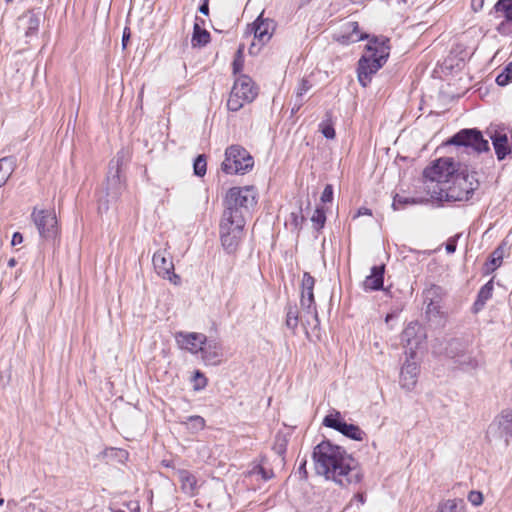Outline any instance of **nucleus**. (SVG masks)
I'll use <instances>...</instances> for the list:
<instances>
[{
	"label": "nucleus",
	"mask_w": 512,
	"mask_h": 512,
	"mask_svg": "<svg viewBox=\"0 0 512 512\" xmlns=\"http://www.w3.org/2000/svg\"><path fill=\"white\" fill-rule=\"evenodd\" d=\"M233 73L237 74L243 70L244 67V44H240L233 60Z\"/></svg>",
	"instance_id": "f704fd0d"
},
{
	"label": "nucleus",
	"mask_w": 512,
	"mask_h": 512,
	"mask_svg": "<svg viewBox=\"0 0 512 512\" xmlns=\"http://www.w3.org/2000/svg\"><path fill=\"white\" fill-rule=\"evenodd\" d=\"M274 29L273 21L269 19H263L260 15L252 24L251 32L254 34V38L257 39L261 45L269 41L272 36V30Z\"/></svg>",
	"instance_id": "6ab92c4d"
},
{
	"label": "nucleus",
	"mask_w": 512,
	"mask_h": 512,
	"mask_svg": "<svg viewBox=\"0 0 512 512\" xmlns=\"http://www.w3.org/2000/svg\"><path fill=\"white\" fill-rule=\"evenodd\" d=\"M124 161V152L120 151L116 157L109 163L107 178H106V202L104 204L105 210L108 209V204L116 202L126 189L125 178L121 175V166Z\"/></svg>",
	"instance_id": "20e7f679"
},
{
	"label": "nucleus",
	"mask_w": 512,
	"mask_h": 512,
	"mask_svg": "<svg viewBox=\"0 0 512 512\" xmlns=\"http://www.w3.org/2000/svg\"><path fill=\"white\" fill-rule=\"evenodd\" d=\"M201 358L206 365H217L222 357V345L216 339H208L202 345Z\"/></svg>",
	"instance_id": "f3484780"
},
{
	"label": "nucleus",
	"mask_w": 512,
	"mask_h": 512,
	"mask_svg": "<svg viewBox=\"0 0 512 512\" xmlns=\"http://www.w3.org/2000/svg\"><path fill=\"white\" fill-rule=\"evenodd\" d=\"M438 512H457L456 500L449 499L441 503L438 507Z\"/></svg>",
	"instance_id": "a19ab883"
},
{
	"label": "nucleus",
	"mask_w": 512,
	"mask_h": 512,
	"mask_svg": "<svg viewBox=\"0 0 512 512\" xmlns=\"http://www.w3.org/2000/svg\"><path fill=\"white\" fill-rule=\"evenodd\" d=\"M16 166V159L12 156L3 157L0 159V187H2L11 174L13 173Z\"/></svg>",
	"instance_id": "cd10ccee"
},
{
	"label": "nucleus",
	"mask_w": 512,
	"mask_h": 512,
	"mask_svg": "<svg viewBox=\"0 0 512 512\" xmlns=\"http://www.w3.org/2000/svg\"><path fill=\"white\" fill-rule=\"evenodd\" d=\"M333 199V187L331 184H327L321 195V202L329 203Z\"/></svg>",
	"instance_id": "c03bdc74"
},
{
	"label": "nucleus",
	"mask_w": 512,
	"mask_h": 512,
	"mask_svg": "<svg viewBox=\"0 0 512 512\" xmlns=\"http://www.w3.org/2000/svg\"><path fill=\"white\" fill-rule=\"evenodd\" d=\"M445 248L447 253H454L456 250V241L452 239L448 240Z\"/></svg>",
	"instance_id": "8fccbe9b"
},
{
	"label": "nucleus",
	"mask_w": 512,
	"mask_h": 512,
	"mask_svg": "<svg viewBox=\"0 0 512 512\" xmlns=\"http://www.w3.org/2000/svg\"><path fill=\"white\" fill-rule=\"evenodd\" d=\"M257 96V90L252 79L247 75H240L234 82L230 96L227 101V108L236 112L245 103L252 102Z\"/></svg>",
	"instance_id": "423d86ee"
},
{
	"label": "nucleus",
	"mask_w": 512,
	"mask_h": 512,
	"mask_svg": "<svg viewBox=\"0 0 512 512\" xmlns=\"http://www.w3.org/2000/svg\"><path fill=\"white\" fill-rule=\"evenodd\" d=\"M361 215H372V212L370 209H368L366 207H361V208H359V210L356 214V217L361 216Z\"/></svg>",
	"instance_id": "5fc2aeb1"
},
{
	"label": "nucleus",
	"mask_w": 512,
	"mask_h": 512,
	"mask_svg": "<svg viewBox=\"0 0 512 512\" xmlns=\"http://www.w3.org/2000/svg\"><path fill=\"white\" fill-rule=\"evenodd\" d=\"M493 280H489L485 285H483L477 295V299L473 304V312L478 313L482 310L486 304V302L492 297L493 294Z\"/></svg>",
	"instance_id": "a878e982"
},
{
	"label": "nucleus",
	"mask_w": 512,
	"mask_h": 512,
	"mask_svg": "<svg viewBox=\"0 0 512 512\" xmlns=\"http://www.w3.org/2000/svg\"><path fill=\"white\" fill-rule=\"evenodd\" d=\"M175 339L181 349L188 350L192 354H198L206 341V335L196 332H178Z\"/></svg>",
	"instance_id": "2eb2a0df"
},
{
	"label": "nucleus",
	"mask_w": 512,
	"mask_h": 512,
	"mask_svg": "<svg viewBox=\"0 0 512 512\" xmlns=\"http://www.w3.org/2000/svg\"><path fill=\"white\" fill-rule=\"evenodd\" d=\"M495 17L502 18L497 30L500 33L512 31V0H498L494 5Z\"/></svg>",
	"instance_id": "dca6fc26"
},
{
	"label": "nucleus",
	"mask_w": 512,
	"mask_h": 512,
	"mask_svg": "<svg viewBox=\"0 0 512 512\" xmlns=\"http://www.w3.org/2000/svg\"><path fill=\"white\" fill-rule=\"evenodd\" d=\"M4 503V499L0 497V506H2Z\"/></svg>",
	"instance_id": "bf43d9fd"
},
{
	"label": "nucleus",
	"mask_w": 512,
	"mask_h": 512,
	"mask_svg": "<svg viewBox=\"0 0 512 512\" xmlns=\"http://www.w3.org/2000/svg\"><path fill=\"white\" fill-rule=\"evenodd\" d=\"M23 242V236L20 232H15L12 236L11 244L13 246H16L18 244H21Z\"/></svg>",
	"instance_id": "09e8293b"
},
{
	"label": "nucleus",
	"mask_w": 512,
	"mask_h": 512,
	"mask_svg": "<svg viewBox=\"0 0 512 512\" xmlns=\"http://www.w3.org/2000/svg\"><path fill=\"white\" fill-rule=\"evenodd\" d=\"M509 82H511L509 76L504 72V70L496 77V83L499 86H505Z\"/></svg>",
	"instance_id": "de8ad7c7"
},
{
	"label": "nucleus",
	"mask_w": 512,
	"mask_h": 512,
	"mask_svg": "<svg viewBox=\"0 0 512 512\" xmlns=\"http://www.w3.org/2000/svg\"><path fill=\"white\" fill-rule=\"evenodd\" d=\"M408 356L400 372V384L403 388L411 390L417 383L419 367L416 362L411 361Z\"/></svg>",
	"instance_id": "a211bd4d"
},
{
	"label": "nucleus",
	"mask_w": 512,
	"mask_h": 512,
	"mask_svg": "<svg viewBox=\"0 0 512 512\" xmlns=\"http://www.w3.org/2000/svg\"><path fill=\"white\" fill-rule=\"evenodd\" d=\"M194 381H195V385H194L195 390L203 389L207 384V379L205 378L204 374L198 370L194 374Z\"/></svg>",
	"instance_id": "37998d69"
},
{
	"label": "nucleus",
	"mask_w": 512,
	"mask_h": 512,
	"mask_svg": "<svg viewBox=\"0 0 512 512\" xmlns=\"http://www.w3.org/2000/svg\"><path fill=\"white\" fill-rule=\"evenodd\" d=\"M176 475L181 483V490L183 493L194 496L198 492V481L190 471L185 469H178Z\"/></svg>",
	"instance_id": "4be33fe9"
},
{
	"label": "nucleus",
	"mask_w": 512,
	"mask_h": 512,
	"mask_svg": "<svg viewBox=\"0 0 512 512\" xmlns=\"http://www.w3.org/2000/svg\"><path fill=\"white\" fill-rule=\"evenodd\" d=\"M155 271L159 276L168 279L174 284L180 282V277L174 273V264L166 250H158L154 253L152 259Z\"/></svg>",
	"instance_id": "4468645a"
},
{
	"label": "nucleus",
	"mask_w": 512,
	"mask_h": 512,
	"mask_svg": "<svg viewBox=\"0 0 512 512\" xmlns=\"http://www.w3.org/2000/svg\"><path fill=\"white\" fill-rule=\"evenodd\" d=\"M249 473L252 476H260L264 481L270 480L274 477V472L272 468L266 467L263 463L255 465Z\"/></svg>",
	"instance_id": "72a5a7b5"
},
{
	"label": "nucleus",
	"mask_w": 512,
	"mask_h": 512,
	"mask_svg": "<svg viewBox=\"0 0 512 512\" xmlns=\"http://www.w3.org/2000/svg\"><path fill=\"white\" fill-rule=\"evenodd\" d=\"M498 429L501 436L508 437L512 436V409L503 410L498 420Z\"/></svg>",
	"instance_id": "bb28decb"
},
{
	"label": "nucleus",
	"mask_w": 512,
	"mask_h": 512,
	"mask_svg": "<svg viewBox=\"0 0 512 512\" xmlns=\"http://www.w3.org/2000/svg\"><path fill=\"white\" fill-rule=\"evenodd\" d=\"M385 266H373L371 274L363 282L365 290H380L383 287Z\"/></svg>",
	"instance_id": "5701e85b"
},
{
	"label": "nucleus",
	"mask_w": 512,
	"mask_h": 512,
	"mask_svg": "<svg viewBox=\"0 0 512 512\" xmlns=\"http://www.w3.org/2000/svg\"><path fill=\"white\" fill-rule=\"evenodd\" d=\"M332 116V111H327L324 120L319 124V130L326 139H334L336 135Z\"/></svg>",
	"instance_id": "7c9ffc66"
},
{
	"label": "nucleus",
	"mask_w": 512,
	"mask_h": 512,
	"mask_svg": "<svg viewBox=\"0 0 512 512\" xmlns=\"http://www.w3.org/2000/svg\"><path fill=\"white\" fill-rule=\"evenodd\" d=\"M188 422L191 423V428L198 431L205 427V420L203 417L194 415L187 418Z\"/></svg>",
	"instance_id": "ea45409f"
},
{
	"label": "nucleus",
	"mask_w": 512,
	"mask_h": 512,
	"mask_svg": "<svg viewBox=\"0 0 512 512\" xmlns=\"http://www.w3.org/2000/svg\"><path fill=\"white\" fill-rule=\"evenodd\" d=\"M443 296L444 290L442 287L435 284L424 290L423 297L424 303L426 304L425 313L429 319L443 316Z\"/></svg>",
	"instance_id": "ddd939ff"
},
{
	"label": "nucleus",
	"mask_w": 512,
	"mask_h": 512,
	"mask_svg": "<svg viewBox=\"0 0 512 512\" xmlns=\"http://www.w3.org/2000/svg\"><path fill=\"white\" fill-rule=\"evenodd\" d=\"M453 158L437 159L423 171L424 189L432 199L456 202L468 201L479 187L476 173L459 169Z\"/></svg>",
	"instance_id": "f257e3e1"
},
{
	"label": "nucleus",
	"mask_w": 512,
	"mask_h": 512,
	"mask_svg": "<svg viewBox=\"0 0 512 512\" xmlns=\"http://www.w3.org/2000/svg\"><path fill=\"white\" fill-rule=\"evenodd\" d=\"M313 460L317 474L341 486L356 484L362 478L359 469L351 466L353 459L345 450L329 441H322L314 448Z\"/></svg>",
	"instance_id": "f03ea898"
},
{
	"label": "nucleus",
	"mask_w": 512,
	"mask_h": 512,
	"mask_svg": "<svg viewBox=\"0 0 512 512\" xmlns=\"http://www.w3.org/2000/svg\"><path fill=\"white\" fill-rule=\"evenodd\" d=\"M314 285L315 279L311 276L310 273L304 272L302 282H301V299L300 305L303 311L307 314H310L316 325L319 324L318 313L316 309L315 299H314Z\"/></svg>",
	"instance_id": "9d476101"
},
{
	"label": "nucleus",
	"mask_w": 512,
	"mask_h": 512,
	"mask_svg": "<svg viewBox=\"0 0 512 512\" xmlns=\"http://www.w3.org/2000/svg\"><path fill=\"white\" fill-rule=\"evenodd\" d=\"M129 37H130L129 29L125 28L124 32H123V36H122V46H123V48H126L127 42L129 40Z\"/></svg>",
	"instance_id": "603ef678"
},
{
	"label": "nucleus",
	"mask_w": 512,
	"mask_h": 512,
	"mask_svg": "<svg viewBox=\"0 0 512 512\" xmlns=\"http://www.w3.org/2000/svg\"><path fill=\"white\" fill-rule=\"evenodd\" d=\"M311 221L313 222V225L317 230L322 229L326 222V215L324 209L319 207L316 208L315 212L311 217Z\"/></svg>",
	"instance_id": "e433bc0d"
},
{
	"label": "nucleus",
	"mask_w": 512,
	"mask_h": 512,
	"mask_svg": "<svg viewBox=\"0 0 512 512\" xmlns=\"http://www.w3.org/2000/svg\"><path fill=\"white\" fill-rule=\"evenodd\" d=\"M387 39L381 41L374 37L367 44L368 55H364L358 64V81L363 87H366L371 81V76L375 74L387 61L389 56V46L386 45Z\"/></svg>",
	"instance_id": "7ed1b4c3"
},
{
	"label": "nucleus",
	"mask_w": 512,
	"mask_h": 512,
	"mask_svg": "<svg viewBox=\"0 0 512 512\" xmlns=\"http://www.w3.org/2000/svg\"><path fill=\"white\" fill-rule=\"evenodd\" d=\"M425 334L418 322H410L401 334V342L406 348L405 353L414 358L416 350L423 343Z\"/></svg>",
	"instance_id": "9b49d317"
},
{
	"label": "nucleus",
	"mask_w": 512,
	"mask_h": 512,
	"mask_svg": "<svg viewBox=\"0 0 512 512\" xmlns=\"http://www.w3.org/2000/svg\"><path fill=\"white\" fill-rule=\"evenodd\" d=\"M199 12L202 13L203 15L209 14V6H208L207 0H204V2L200 5Z\"/></svg>",
	"instance_id": "3c124183"
},
{
	"label": "nucleus",
	"mask_w": 512,
	"mask_h": 512,
	"mask_svg": "<svg viewBox=\"0 0 512 512\" xmlns=\"http://www.w3.org/2000/svg\"><path fill=\"white\" fill-rule=\"evenodd\" d=\"M254 46H255V44H254V43H252V45H251V46H250V48H249V53H250V54H253V53H254V51H253Z\"/></svg>",
	"instance_id": "13d9d810"
},
{
	"label": "nucleus",
	"mask_w": 512,
	"mask_h": 512,
	"mask_svg": "<svg viewBox=\"0 0 512 512\" xmlns=\"http://www.w3.org/2000/svg\"><path fill=\"white\" fill-rule=\"evenodd\" d=\"M298 472L302 475V477L306 478L307 477V471H306V460H303L299 467H298Z\"/></svg>",
	"instance_id": "864d4df0"
},
{
	"label": "nucleus",
	"mask_w": 512,
	"mask_h": 512,
	"mask_svg": "<svg viewBox=\"0 0 512 512\" xmlns=\"http://www.w3.org/2000/svg\"><path fill=\"white\" fill-rule=\"evenodd\" d=\"M7 3L11 2L12 0H5Z\"/></svg>",
	"instance_id": "680f3d73"
},
{
	"label": "nucleus",
	"mask_w": 512,
	"mask_h": 512,
	"mask_svg": "<svg viewBox=\"0 0 512 512\" xmlns=\"http://www.w3.org/2000/svg\"><path fill=\"white\" fill-rule=\"evenodd\" d=\"M31 219L35 224L40 237L54 239L58 234V223L54 210L34 208Z\"/></svg>",
	"instance_id": "1a4fd4ad"
},
{
	"label": "nucleus",
	"mask_w": 512,
	"mask_h": 512,
	"mask_svg": "<svg viewBox=\"0 0 512 512\" xmlns=\"http://www.w3.org/2000/svg\"><path fill=\"white\" fill-rule=\"evenodd\" d=\"M323 424L353 440L361 441L365 436V432L361 430L359 426L343 421L339 412L327 415L323 420Z\"/></svg>",
	"instance_id": "f8f14e48"
},
{
	"label": "nucleus",
	"mask_w": 512,
	"mask_h": 512,
	"mask_svg": "<svg viewBox=\"0 0 512 512\" xmlns=\"http://www.w3.org/2000/svg\"><path fill=\"white\" fill-rule=\"evenodd\" d=\"M282 452H283V449H282V448H280V449L278 450V453H279V454H281Z\"/></svg>",
	"instance_id": "052dcab7"
},
{
	"label": "nucleus",
	"mask_w": 512,
	"mask_h": 512,
	"mask_svg": "<svg viewBox=\"0 0 512 512\" xmlns=\"http://www.w3.org/2000/svg\"><path fill=\"white\" fill-rule=\"evenodd\" d=\"M39 27V19L35 16L30 17L28 30L26 31V36H30L35 33Z\"/></svg>",
	"instance_id": "49530a36"
},
{
	"label": "nucleus",
	"mask_w": 512,
	"mask_h": 512,
	"mask_svg": "<svg viewBox=\"0 0 512 512\" xmlns=\"http://www.w3.org/2000/svg\"><path fill=\"white\" fill-rule=\"evenodd\" d=\"M504 72L509 76L512 81V62H510L504 69Z\"/></svg>",
	"instance_id": "6e6d98bb"
},
{
	"label": "nucleus",
	"mask_w": 512,
	"mask_h": 512,
	"mask_svg": "<svg viewBox=\"0 0 512 512\" xmlns=\"http://www.w3.org/2000/svg\"><path fill=\"white\" fill-rule=\"evenodd\" d=\"M117 512H125V511H121V510H119V511H117Z\"/></svg>",
	"instance_id": "e2e57ef3"
},
{
	"label": "nucleus",
	"mask_w": 512,
	"mask_h": 512,
	"mask_svg": "<svg viewBox=\"0 0 512 512\" xmlns=\"http://www.w3.org/2000/svg\"><path fill=\"white\" fill-rule=\"evenodd\" d=\"M235 223L236 230H233L232 233L220 234L222 246L228 253H234L237 250L243 236L241 220L238 219Z\"/></svg>",
	"instance_id": "412c9836"
},
{
	"label": "nucleus",
	"mask_w": 512,
	"mask_h": 512,
	"mask_svg": "<svg viewBox=\"0 0 512 512\" xmlns=\"http://www.w3.org/2000/svg\"><path fill=\"white\" fill-rule=\"evenodd\" d=\"M207 162L204 155H198L193 163L194 174L202 177L206 174Z\"/></svg>",
	"instance_id": "4c0bfd02"
},
{
	"label": "nucleus",
	"mask_w": 512,
	"mask_h": 512,
	"mask_svg": "<svg viewBox=\"0 0 512 512\" xmlns=\"http://www.w3.org/2000/svg\"><path fill=\"white\" fill-rule=\"evenodd\" d=\"M225 209L243 214L256 204V195L252 187H233L226 194Z\"/></svg>",
	"instance_id": "0eeeda50"
},
{
	"label": "nucleus",
	"mask_w": 512,
	"mask_h": 512,
	"mask_svg": "<svg viewBox=\"0 0 512 512\" xmlns=\"http://www.w3.org/2000/svg\"><path fill=\"white\" fill-rule=\"evenodd\" d=\"M210 41V33L205 30L201 29L198 23L194 24L193 27V35L191 39V43L193 47L196 46H205Z\"/></svg>",
	"instance_id": "c756f323"
},
{
	"label": "nucleus",
	"mask_w": 512,
	"mask_h": 512,
	"mask_svg": "<svg viewBox=\"0 0 512 512\" xmlns=\"http://www.w3.org/2000/svg\"><path fill=\"white\" fill-rule=\"evenodd\" d=\"M299 324V313L296 305H288L286 308V326L295 330Z\"/></svg>",
	"instance_id": "473e14b6"
},
{
	"label": "nucleus",
	"mask_w": 512,
	"mask_h": 512,
	"mask_svg": "<svg viewBox=\"0 0 512 512\" xmlns=\"http://www.w3.org/2000/svg\"><path fill=\"white\" fill-rule=\"evenodd\" d=\"M311 87H312V85L306 79H302L299 82L297 90H296V99H295V104L292 109V112H296L302 107V105L304 103L302 97L306 92H308L311 89Z\"/></svg>",
	"instance_id": "2f4dec72"
},
{
	"label": "nucleus",
	"mask_w": 512,
	"mask_h": 512,
	"mask_svg": "<svg viewBox=\"0 0 512 512\" xmlns=\"http://www.w3.org/2000/svg\"><path fill=\"white\" fill-rule=\"evenodd\" d=\"M238 219L241 220V222H242V230H243L244 226H245L244 215L240 214V213H236L235 211L231 212V211L225 209L224 213L222 215L221 222H220V234H226V232L232 233L233 230H236L235 221Z\"/></svg>",
	"instance_id": "b1692460"
},
{
	"label": "nucleus",
	"mask_w": 512,
	"mask_h": 512,
	"mask_svg": "<svg viewBox=\"0 0 512 512\" xmlns=\"http://www.w3.org/2000/svg\"><path fill=\"white\" fill-rule=\"evenodd\" d=\"M420 203L416 198L413 197H402L398 194H396L393 198L392 208L394 210H398L401 207L408 205V204H417Z\"/></svg>",
	"instance_id": "c9c22d12"
},
{
	"label": "nucleus",
	"mask_w": 512,
	"mask_h": 512,
	"mask_svg": "<svg viewBox=\"0 0 512 512\" xmlns=\"http://www.w3.org/2000/svg\"><path fill=\"white\" fill-rule=\"evenodd\" d=\"M468 500L473 504L474 506H479L483 502V495L479 491H471L468 494Z\"/></svg>",
	"instance_id": "a18cd8bd"
},
{
	"label": "nucleus",
	"mask_w": 512,
	"mask_h": 512,
	"mask_svg": "<svg viewBox=\"0 0 512 512\" xmlns=\"http://www.w3.org/2000/svg\"><path fill=\"white\" fill-rule=\"evenodd\" d=\"M457 362L460 366L468 369H475L478 366V361L469 354H462Z\"/></svg>",
	"instance_id": "58836bf2"
},
{
	"label": "nucleus",
	"mask_w": 512,
	"mask_h": 512,
	"mask_svg": "<svg viewBox=\"0 0 512 512\" xmlns=\"http://www.w3.org/2000/svg\"><path fill=\"white\" fill-rule=\"evenodd\" d=\"M492 144L498 160H503L511 152L508 146V139L505 134L495 133L491 136Z\"/></svg>",
	"instance_id": "393cba45"
},
{
	"label": "nucleus",
	"mask_w": 512,
	"mask_h": 512,
	"mask_svg": "<svg viewBox=\"0 0 512 512\" xmlns=\"http://www.w3.org/2000/svg\"><path fill=\"white\" fill-rule=\"evenodd\" d=\"M447 144L470 148L477 154L489 150L488 141L483 138L481 131L477 129H462L451 137Z\"/></svg>",
	"instance_id": "6e6552de"
},
{
	"label": "nucleus",
	"mask_w": 512,
	"mask_h": 512,
	"mask_svg": "<svg viewBox=\"0 0 512 512\" xmlns=\"http://www.w3.org/2000/svg\"><path fill=\"white\" fill-rule=\"evenodd\" d=\"M367 38V34L360 33L358 23L352 21L345 24L342 32L337 36V41L341 44L347 45L350 43L359 42Z\"/></svg>",
	"instance_id": "aec40b11"
},
{
	"label": "nucleus",
	"mask_w": 512,
	"mask_h": 512,
	"mask_svg": "<svg viewBox=\"0 0 512 512\" xmlns=\"http://www.w3.org/2000/svg\"><path fill=\"white\" fill-rule=\"evenodd\" d=\"M16 265V260L14 258H11L9 261H8V266L9 267H14Z\"/></svg>",
	"instance_id": "4d7b16f0"
},
{
	"label": "nucleus",
	"mask_w": 512,
	"mask_h": 512,
	"mask_svg": "<svg viewBox=\"0 0 512 512\" xmlns=\"http://www.w3.org/2000/svg\"><path fill=\"white\" fill-rule=\"evenodd\" d=\"M305 218L302 215V209L300 208L298 212H292L290 214V221L291 224L294 226L295 229H299L304 222Z\"/></svg>",
	"instance_id": "79ce46f5"
},
{
	"label": "nucleus",
	"mask_w": 512,
	"mask_h": 512,
	"mask_svg": "<svg viewBox=\"0 0 512 512\" xmlns=\"http://www.w3.org/2000/svg\"><path fill=\"white\" fill-rule=\"evenodd\" d=\"M505 254L504 245H499L490 255L489 260L486 262V274L494 272L502 264Z\"/></svg>",
	"instance_id": "c85d7f7f"
},
{
	"label": "nucleus",
	"mask_w": 512,
	"mask_h": 512,
	"mask_svg": "<svg viewBox=\"0 0 512 512\" xmlns=\"http://www.w3.org/2000/svg\"><path fill=\"white\" fill-rule=\"evenodd\" d=\"M254 160L249 152L239 145H232L225 151L221 169L226 174H245L253 168Z\"/></svg>",
	"instance_id": "39448f33"
}]
</instances>
